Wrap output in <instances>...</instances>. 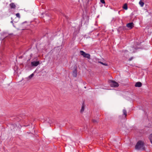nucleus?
Returning a JSON list of instances; mask_svg holds the SVG:
<instances>
[{"label": "nucleus", "mask_w": 152, "mask_h": 152, "mask_svg": "<svg viewBox=\"0 0 152 152\" xmlns=\"http://www.w3.org/2000/svg\"><path fill=\"white\" fill-rule=\"evenodd\" d=\"M135 148L137 150H144L145 148L143 142L141 141H139L135 146Z\"/></svg>", "instance_id": "nucleus-1"}, {"label": "nucleus", "mask_w": 152, "mask_h": 152, "mask_svg": "<svg viewBox=\"0 0 152 152\" xmlns=\"http://www.w3.org/2000/svg\"><path fill=\"white\" fill-rule=\"evenodd\" d=\"M80 54L81 55L83 56L84 58H86L88 59L90 58V55L88 53H85L84 51L82 50H80Z\"/></svg>", "instance_id": "nucleus-2"}, {"label": "nucleus", "mask_w": 152, "mask_h": 152, "mask_svg": "<svg viewBox=\"0 0 152 152\" xmlns=\"http://www.w3.org/2000/svg\"><path fill=\"white\" fill-rule=\"evenodd\" d=\"M110 85L111 86L114 87H117L119 86L118 83L113 81H111Z\"/></svg>", "instance_id": "nucleus-3"}, {"label": "nucleus", "mask_w": 152, "mask_h": 152, "mask_svg": "<svg viewBox=\"0 0 152 152\" xmlns=\"http://www.w3.org/2000/svg\"><path fill=\"white\" fill-rule=\"evenodd\" d=\"M39 64V61H33L31 63V65L33 66H37Z\"/></svg>", "instance_id": "nucleus-4"}, {"label": "nucleus", "mask_w": 152, "mask_h": 152, "mask_svg": "<svg viewBox=\"0 0 152 152\" xmlns=\"http://www.w3.org/2000/svg\"><path fill=\"white\" fill-rule=\"evenodd\" d=\"M134 24L133 23H128L126 26L127 27L129 28L130 29L134 27Z\"/></svg>", "instance_id": "nucleus-5"}, {"label": "nucleus", "mask_w": 152, "mask_h": 152, "mask_svg": "<svg viewBox=\"0 0 152 152\" xmlns=\"http://www.w3.org/2000/svg\"><path fill=\"white\" fill-rule=\"evenodd\" d=\"M142 86V83L139 82H137L135 85V86L136 87H140Z\"/></svg>", "instance_id": "nucleus-6"}, {"label": "nucleus", "mask_w": 152, "mask_h": 152, "mask_svg": "<svg viewBox=\"0 0 152 152\" xmlns=\"http://www.w3.org/2000/svg\"><path fill=\"white\" fill-rule=\"evenodd\" d=\"M10 7L12 9H15L16 7L15 4L13 3H12L10 4Z\"/></svg>", "instance_id": "nucleus-7"}, {"label": "nucleus", "mask_w": 152, "mask_h": 152, "mask_svg": "<svg viewBox=\"0 0 152 152\" xmlns=\"http://www.w3.org/2000/svg\"><path fill=\"white\" fill-rule=\"evenodd\" d=\"M34 75V74L33 73L32 74L30 75L29 76L27 77L26 79L28 80H29Z\"/></svg>", "instance_id": "nucleus-8"}, {"label": "nucleus", "mask_w": 152, "mask_h": 152, "mask_svg": "<svg viewBox=\"0 0 152 152\" xmlns=\"http://www.w3.org/2000/svg\"><path fill=\"white\" fill-rule=\"evenodd\" d=\"M123 8L124 9H125L126 10H127L128 9V7L127 4H124Z\"/></svg>", "instance_id": "nucleus-9"}, {"label": "nucleus", "mask_w": 152, "mask_h": 152, "mask_svg": "<svg viewBox=\"0 0 152 152\" xmlns=\"http://www.w3.org/2000/svg\"><path fill=\"white\" fill-rule=\"evenodd\" d=\"M139 4L140 6L142 7H143L144 4V3L141 1V0H140L139 2Z\"/></svg>", "instance_id": "nucleus-10"}, {"label": "nucleus", "mask_w": 152, "mask_h": 152, "mask_svg": "<svg viewBox=\"0 0 152 152\" xmlns=\"http://www.w3.org/2000/svg\"><path fill=\"white\" fill-rule=\"evenodd\" d=\"M123 114L125 116H126L127 115H126L127 113H126V110L125 109H123Z\"/></svg>", "instance_id": "nucleus-11"}, {"label": "nucleus", "mask_w": 152, "mask_h": 152, "mask_svg": "<svg viewBox=\"0 0 152 152\" xmlns=\"http://www.w3.org/2000/svg\"><path fill=\"white\" fill-rule=\"evenodd\" d=\"M84 110V105L83 104L80 110V112L81 113L83 112Z\"/></svg>", "instance_id": "nucleus-12"}, {"label": "nucleus", "mask_w": 152, "mask_h": 152, "mask_svg": "<svg viewBox=\"0 0 152 152\" xmlns=\"http://www.w3.org/2000/svg\"><path fill=\"white\" fill-rule=\"evenodd\" d=\"M77 72L76 71H75L73 73V75L74 77H76L77 76Z\"/></svg>", "instance_id": "nucleus-13"}, {"label": "nucleus", "mask_w": 152, "mask_h": 152, "mask_svg": "<svg viewBox=\"0 0 152 152\" xmlns=\"http://www.w3.org/2000/svg\"><path fill=\"white\" fill-rule=\"evenodd\" d=\"M149 138L150 140V141L152 144V133L151 134L149 137Z\"/></svg>", "instance_id": "nucleus-14"}, {"label": "nucleus", "mask_w": 152, "mask_h": 152, "mask_svg": "<svg viewBox=\"0 0 152 152\" xmlns=\"http://www.w3.org/2000/svg\"><path fill=\"white\" fill-rule=\"evenodd\" d=\"M99 63H100V64H101L102 65H103L105 66H108V64H107L104 63L101 61H99Z\"/></svg>", "instance_id": "nucleus-15"}, {"label": "nucleus", "mask_w": 152, "mask_h": 152, "mask_svg": "<svg viewBox=\"0 0 152 152\" xmlns=\"http://www.w3.org/2000/svg\"><path fill=\"white\" fill-rule=\"evenodd\" d=\"M100 2L103 4H105V2L104 0H100Z\"/></svg>", "instance_id": "nucleus-16"}, {"label": "nucleus", "mask_w": 152, "mask_h": 152, "mask_svg": "<svg viewBox=\"0 0 152 152\" xmlns=\"http://www.w3.org/2000/svg\"><path fill=\"white\" fill-rule=\"evenodd\" d=\"M16 15L17 17L20 18V14L19 13H17L16 14Z\"/></svg>", "instance_id": "nucleus-17"}, {"label": "nucleus", "mask_w": 152, "mask_h": 152, "mask_svg": "<svg viewBox=\"0 0 152 152\" xmlns=\"http://www.w3.org/2000/svg\"><path fill=\"white\" fill-rule=\"evenodd\" d=\"M98 120H93V121L94 122H98Z\"/></svg>", "instance_id": "nucleus-18"}, {"label": "nucleus", "mask_w": 152, "mask_h": 152, "mask_svg": "<svg viewBox=\"0 0 152 152\" xmlns=\"http://www.w3.org/2000/svg\"><path fill=\"white\" fill-rule=\"evenodd\" d=\"M133 58L132 57L131 58H130L129 59V61H131L132 60V59Z\"/></svg>", "instance_id": "nucleus-19"}, {"label": "nucleus", "mask_w": 152, "mask_h": 152, "mask_svg": "<svg viewBox=\"0 0 152 152\" xmlns=\"http://www.w3.org/2000/svg\"><path fill=\"white\" fill-rule=\"evenodd\" d=\"M11 23H12L13 25L14 26V23H13V20H12L11 21Z\"/></svg>", "instance_id": "nucleus-20"}]
</instances>
